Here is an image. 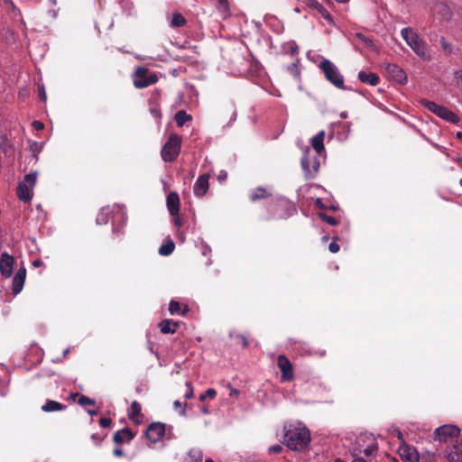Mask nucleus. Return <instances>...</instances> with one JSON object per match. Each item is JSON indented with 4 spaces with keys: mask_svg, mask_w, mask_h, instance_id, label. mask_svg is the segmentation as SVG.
Wrapping results in <instances>:
<instances>
[{
    "mask_svg": "<svg viewBox=\"0 0 462 462\" xmlns=\"http://www.w3.org/2000/svg\"><path fill=\"white\" fill-rule=\"evenodd\" d=\"M227 387H228V388H229V390H230L229 395H230L231 397H238V396H239L240 392H239L238 390H236V389L233 388V387L231 386V384H228V386H227Z\"/></svg>",
    "mask_w": 462,
    "mask_h": 462,
    "instance_id": "5fc2aeb1",
    "label": "nucleus"
},
{
    "mask_svg": "<svg viewBox=\"0 0 462 462\" xmlns=\"http://www.w3.org/2000/svg\"><path fill=\"white\" fill-rule=\"evenodd\" d=\"M14 258L13 255L4 252L0 256V273L5 278H10L13 274Z\"/></svg>",
    "mask_w": 462,
    "mask_h": 462,
    "instance_id": "9b49d317",
    "label": "nucleus"
},
{
    "mask_svg": "<svg viewBox=\"0 0 462 462\" xmlns=\"http://www.w3.org/2000/svg\"><path fill=\"white\" fill-rule=\"evenodd\" d=\"M26 269L22 267L16 272L12 281V291L14 295H17L22 291L24 285Z\"/></svg>",
    "mask_w": 462,
    "mask_h": 462,
    "instance_id": "2eb2a0df",
    "label": "nucleus"
},
{
    "mask_svg": "<svg viewBox=\"0 0 462 462\" xmlns=\"http://www.w3.org/2000/svg\"><path fill=\"white\" fill-rule=\"evenodd\" d=\"M284 443L292 450H302L310 441L309 430L301 423L284 426Z\"/></svg>",
    "mask_w": 462,
    "mask_h": 462,
    "instance_id": "f257e3e1",
    "label": "nucleus"
},
{
    "mask_svg": "<svg viewBox=\"0 0 462 462\" xmlns=\"http://www.w3.org/2000/svg\"><path fill=\"white\" fill-rule=\"evenodd\" d=\"M352 462H366V461L364 460L363 458L356 457Z\"/></svg>",
    "mask_w": 462,
    "mask_h": 462,
    "instance_id": "bf43d9fd",
    "label": "nucleus"
},
{
    "mask_svg": "<svg viewBox=\"0 0 462 462\" xmlns=\"http://www.w3.org/2000/svg\"><path fill=\"white\" fill-rule=\"evenodd\" d=\"M324 138H325V132L319 131L316 135H314L311 140L310 143L312 148L317 153H321L324 150Z\"/></svg>",
    "mask_w": 462,
    "mask_h": 462,
    "instance_id": "5701e85b",
    "label": "nucleus"
},
{
    "mask_svg": "<svg viewBox=\"0 0 462 462\" xmlns=\"http://www.w3.org/2000/svg\"><path fill=\"white\" fill-rule=\"evenodd\" d=\"M166 205L171 215L180 213V197L177 192L171 191L166 198Z\"/></svg>",
    "mask_w": 462,
    "mask_h": 462,
    "instance_id": "f3484780",
    "label": "nucleus"
},
{
    "mask_svg": "<svg viewBox=\"0 0 462 462\" xmlns=\"http://www.w3.org/2000/svg\"><path fill=\"white\" fill-rule=\"evenodd\" d=\"M205 462H214L212 459L208 458V459H206Z\"/></svg>",
    "mask_w": 462,
    "mask_h": 462,
    "instance_id": "0e129e2a",
    "label": "nucleus"
},
{
    "mask_svg": "<svg viewBox=\"0 0 462 462\" xmlns=\"http://www.w3.org/2000/svg\"><path fill=\"white\" fill-rule=\"evenodd\" d=\"M32 125V127L38 131L42 130L44 127L43 123H42L41 121H33Z\"/></svg>",
    "mask_w": 462,
    "mask_h": 462,
    "instance_id": "864d4df0",
    "label": "nucleus"
},
{
    "mask_svg": "<svg viewBox=\"0 0 462 462\" xmlns=\"http://www.w3.org/2000/svg\"><path fill=\"white\" fill-rule=\"evenodd\" d=\"M269 196L267 190L263 187H258L252 190L250 194L251 201L254 202L258 199L267 198Z\"/></svg>",
    "mask_w": 462,
    "mask_h": 462,
    "instance_id": "c85d7f7f",
    "label": "nucleus"
},
{
    "mask_svg": "<svg viewBox=\"0 0 462 462\" xmlns=\"http://www.w3.org/2000/svg\"><path fill=\"white\" fill-rule=\"evenodd\" d=\"M134 437V433L128 428H125L121 430H117L114 434V441L116 444H122L125 442H130Z\"/></svg>",
    "mask_w": 462,
    "mask_h": 462,
    "instance_id": "6ab92c4d",
    "label": "nucleus"
},
{
    "mask_svg": "<svg viewBox=\"0 0 462 462\" xmlns=\"http://www.w3.org/2000/svg\"><path fill=\"white\" fill-rule=\"evenodd\" d=\"M66 408V405L57 401L47 400L41 409L43 412H55L64 411Z\"/></svg>",
    "mask_w": 462,
    "mask_h": 462,
    "instance_id": "393cba45",
    "label": "nucleus"
},
{
    "mask_svg": "<svg viewBox=\"0 0 462 462\" xmlns=\"http://www.w3.org/2000/svg\"><path fill=\"white\" fill-rule=\"evenodd\" d=\"M401 36L407 45L423 60H430L431 55L428 50L425 41L414 29L405 27L401 30Z\"/></svg>",
    "mask_w": 462,
    "mask_h": 462,
    "instance_id": "f03ea898",
    "label": "nucleus"
},
{
    "mask_svg": "<svg viewBox=\"0 0 462 462\" xmlns=\"http://www.w3.org/2000/svg\"><path fill=\"white\" fill-rule=\"evenodd\" d=\"M108 221V209L103 208V210L97 217V223L98 225L106 224Z\"/></svg>",
    "mask_w": 462,
    "mask_h": 462,
    "instance_id": "72a5a7b5",
    "label": "nucleus"
},
{
    "mask_svg": "<svg viewBox=\"0 0 462 462\" xmlns=\"http://www.w3.org/2000/svg\"><path fill=\"white\" fill-rule=\"evenodd\" d=\"M187 406V403H182L180 402V401H175L173 402V407L176 409V410H179L180 411V413L181 415H185V408Z\"/></svg>",
    "mask_w": 462,
    "mask_h": 462,
    "instance_id": "4c0bfd02",
    "label": "nucleus"
},
{
    "mask_svg": "<svg viewBox=\"0 0 462 462\" xmlns=\"http://www.w3.org/2000/svg\"><path fill=\"white\" fill-rule=\"evenodd\" d=\"M277 365L282 372V379L285 382H290L293 379V367L291 361L285 356H279Z\"/></svg>",
    "mask_w": 462,
    "mask_h": 462,
    "instance_id": "9d476101",
    "label": "nucleus"
},
{
    "mask_svg": "<svg viewBox=\"0 0 462 462\" xmlns=\"http://www.w3.org/2000/svg\"><path fill=\"white\" fill-rule=\"evenodd\" d=\"M307 5L309 7L317 10L318 12L323 6L321 4L318 2V0H307Z\"/></svg>",
    "mask_w": 462,
    "mask_h": 462,
    "instance_id": "58836bf2",
    "label": "nucleus"
},
{
    "mask_svg": "<svg viewBox=\"0 0 462 462\" xmlns=\"http://www.w3.org/2000/svg\"><path fill=\"white\" fill-rule=\"evenodd\" d=\"M158 81V77L155 73H151L147 68L138 67L133 74L134 86L138 88H144Z\"/></svg>",
    "mask_w": 462,
    "mask_h": 462,
    "instance_id": "423d86ee",
    "label": "nucleus"
},
{
    "mask_svg": "<svg viewBox=\"0 0 462 462\" xmlns=\"http://www.w3.org/2000/svg\"><path fill=\"white\" fill-rule=\"evenodd\" d=\"M399 455L403 462H419L420 460L416 448L406 444L399 447Z\"/></svg>",
    "mask_w": 462,
    "mask_h": 462,
    "instance_id": "4468645a",
    "label": "nucleus"
},
{
    "mask_svg": "<svg viewBox=\"0 0 462 462\" xmlns=\"http://www.w3.org/2000/svg\"><path fill=\"white\" fill-rule=\"evenodd\" d=\"M356 37L362 42L364 44H365L369 48H374V43L372 39L366 37L363 33L357 32L356 33Z\"/></svg>",
    "mask_w": 462,
    "mask_h": 462,
    "instance_id": "473e14b6",
    "label": "nucleus"
},
{
    "mask_svg": "<svg viewBox=\"0 0 462 462\" xmlns=\"http://www.w3.org/2000/svg\"><path fill=\"white\" fill-rule=\"evenodd\" d=\"M358 79L370 86H376L380 81V78L376 73L365 71L358 72Z\"/></svg>",
    "mask_w": 462,
    "mask_h": 462,
    "instance_id": "4be33fe9",
    "label": "nucleus"
},
{
    "mask_svg": "<svg viewBox=\"0 0 462 462\" xmlns=\"http://www.w3.org/2000/svg\"><path fill=\"white\" fill-rule=\"evenodd\" d=\"M174 217L173 223L176 227H180L183 225L182 219L180 217V214L177 215H171Z\"/></svg>",
    "mask_w": 462,
    "mask_h": 462,
    "instance_id": "3c124183",
    "label": "nucleus"
},
{
    "mask_svg": "<svg viewBox=\"0 0 462 462\" xmlns=\"http://www.w3.org/2000/svg\"><path fill=\"white\" fill-rule=\"evenodd\" d=\"M192 119L191 116L187 114L184 110L178 111L175 114V121L179 126H183L186 122Z\"/></svg>",
    "mask_w": 462,
    "mask_h": 462,
    "instance_id": "7c9ffc66",
    "label": "nucleus"
},
{
    "mask_svg": "<svg viewBox=\"0 0 462 462\" xmlns=\"http://www.w3.org/2000/svg\"><path fill=\"white\" fill-rule=\"evenodd\" d=\"M420 103L429 111L444 120L454 124L458 122V116L445 106H439L435 102L427 99H422Z\"/></svg>",
    "mask_w": 462,
    "mask_h": 462,
    "instance_id": "0eeeda50",
    "label": "nucleus"
},
{
    "mask_svg": "<svg viewBox=\"0 0 462 462\" xmlns=\"http://www.w3.org/2000/svg\"><path fill=\"white\" fill-rule=\"evenodd\" d=\"M243 344H244V346H247V341L245 338H244Z\"/></svg>",
    "mask_w": 462,
    "mask_h": 462,
    "instance_id": "e2e57ef3",
    "label": "nucleus"
},
{
    "mask_svg": "<svg viewBox=\"0 0 462 462\" xmlns=\"http://www.w3.org/2000/svg\"><path fill=\"white\" fill-rule=\"evenodd\" d=\"M457 137H458L459 139H462V132H458V133L457 134Z\"/></svg>",
    "mask_w": 462,
    "mask_h": 462,
    "instance_id": "680f3d73",
    "label": "nucleus"
},
{
    "mask_svg": "<svg viewBox=\"0 0 462 462\" xmlns=\"http://www.w3.org/2000/svg\"><path fill=\"white\" fill-rule=\"evenodd\" d=\"M169 25L171 28L182 27L187 23L185 17L178 12L172 13L171 15H167Z\"/></svg>",
    "mask_w": 462,
    "mask_h": 462,
    "instance_id": "b1692460",
    "label": "nucleus"
},
{
    "mask_svg": "<svg viewBox=\"0 0 462 462\" xmlns=\"http://www.w3.org/2000/svg\"><path fill=\"white\" fill-rule=\"evenodd\" d=\"M36 182L37 172H30L24 176L23 180L17 187V195L20 200L28 202L32 199Z\"/></svg>",
    "mask_w": 462,
    "mask_h": 462,
    "instance_id": "20e7f679",
    "label": "nucleus"
},
{
    "mask_svg": "<svg viewBox=\"0 0 462 462\" xmlns=\"http://www.w3.org/2000/svg\"><path fill=\"white\" fill-rule=\"evenodd\" d=\"M301 158V167L308 178H313L319 171L320 163L316 155H311L310 149L306 147Z\"/></svg>",
    "mask_w": 462,
    "mask_h": 462,
    "instance_id": "6e6552de",
    "label": "nucleus"
},
{
    "mask_svg": "<svg viewBox=\"0 0 462 462\" xmlns=\"http://www.w3.org/2000/svg\"><path fill=\"white\" fill-rule=\"evenodd\" d=\"M175 248V245L171 240L167 241L165 244L162 245L159 248V254L161 255L168 256L170 255Z\"/></svg>",
    "mask_w": 462,
    "mask_h": 462,
    "instance_id": "2f4dec72",
    "label": "nucleus"
},
{
    "mask_svg": "<svg viewBox=\"0 0 462 462\" xmlns=\"http://www.w3.org/2000/svg\"><path fill=\"white\" fill-rule=\"evenodd\" d=\"M128 417L134 423H141L143 415L141 413V405L137 401H134L128 410Z\"/></svg>",
    "mask_w": 462,
    "mask_h": 462,
    "instance_id": "aec40b11",
    "label": "nucleus"
},
{
    "mask_svg": "<svg viewBox=\"0 0 462 462\" xmlns=\"http://www.w3.org/2000/svg\"><path fill=\"white\" fill-rule=\"evenodd\" d=\"M181 139L176 134H171L162 146L161 151L162 158L164 162H173L180 152Z\"/></svg>",
    "mask_w": 462,
    "mask_h": 462,
    "instance_id": "39448f33",
    "label": "nucleus"
},
{
    "mask_svg": "<svg viewBox=\"0 0 462 462\" xmlns=\"http://www.w3.org/2000/svg\"><path fill=\"white\" fill-rule=\"evenodd\" d=\"M159 328L163 334H173L178 328V322L172 319H164L159 324Z\"/></svg>",
    "mask_w": 462,
    "mask_h": 462,
    "instance_id": "a878e982",
    "label": "nucleus"
},
{
    "mask_svg": "<svg viewBox=\"0 0 462 462\" xmlns=\"http://www.w3.org/2000/svg\"><path fill=\"white\" fill-rule=\"evenodd\" d=\"M377 448L375 445H371L368 448L364 449V453L365 456H371L376 451Z\"/></svg>",
    "mask_w": 462,
    "mask_h": 462,
    "instance_id": "8fccbe9b",
    "label": "nucleus"
},
{
    "mask_svg": "<svg viewBox=\"0 0 462 462\" xmlns=\"http://www.w3.org/2000/svg\"><path fill=\"white\" fill-rule=\"evenodd\" d=\"M391 433L394 436H396L398 438V439L402 442V444H404V439H403V436H402V433L401 432V430L397 428H392L390 430Z\"/></svg>",
    "mask_w": 462,
    "mask_h": 462,
    "instance_id": "a19ab883",
    "label": "nucleus"
},
{
    "mask_svg": "<svg viewBox=\"0 0 462 462\" xmlns=\"http://www.w3.org/2000/svg\"><path fill=\"white\" fill-rule=\"evenodd\" d=\"M40 263H41V262H40L39 260H36V261H34V262H33V263H32V264H33L34 266H39V265H40Z\"/></svg>",
    "mask_w": 462,
    "mask_h": 462,
    "instance_id": "052dcab7",
    "label": "nucleus"
},
{
    "mask_svg": "<svg viewBox=\"0 0 462 462\" xmlns=\"http://www.w3.org/2000/svg\"><path fill=\"white\" fill-rule=\"evenodd\" d=\"M112 424V420L109 418H101L99 420V425L102 428H109Z\"/></svg>",
    "mask_w": 462,
    "mask_h": 462,
    "instance_id": "a18cd8bd",
    "label": "nucleus"
},
{
    "mask_svg": "<svg viewBox=\"0 0 462 462\" xmlns=\"http://www.w3.org/2000/svg\"><path fill=\"white\" fill-rule=\"evenodd\" d=\"M460 185L462 186V179L460 180Z\"/></svg>",
    "mask_w": 462,
    "mask_h": 462,
    "instance_id": "774afa93",
    "label": "nucleus"
},
{
    "mask_svg": "<svg viewBox=\"0 0 462 462\" xmlns=\"http://www.w3.org/2000/svg\"><path fill=\"white\" fill-rule=\"evenodd\" d=\"M440 44L443 50L450 52L452 51L451 44L448 43L444 38L440 39Z\"/></svg>",
    "mask_w": 462,
    "mask_h": 462,
    "instance_id": "09e8293b",
    "label": "nucleus"
},
{
    "mask_svg": "<svg viewBox=\"0 0 462 462\" xmlns=\"http://www.w3.org/2000/svg\"><path fill=\"white\" fill-rule=\"evenodd\" d=\"M87 411L90 415H97L98 413L97 411L95 410H88Z\"/></svg>",
    "mask_w": 462,
    "mask_h": 462,
    "instance_id": "13d9d810",
    "label": "nucleus"
},
{
    "mask_svg": "<svg viewBox=\"0 0 462 462\" xmlns=\"http://www.w3.org/2000/svg\"><path fill=\"white\" fill-rule=\"evenodd\" d=\"M91 439L94 440V442L98 445L101 443L103 438L98 436L97 434H92Z\"/></svg>",
    "mask_w": 462,
    "mask_h": 462,
    "instance_id": "6e6d98bb",
    "label": "nucleus"
},
{
    "mask_svg": "<svg viewBox=\"0 0 462 462\" xmlns=\"http://www.w3.org/2000/svg\"><path fill=\"white\" fill-rule=\"evenodd\" d=\"M208 180H209L208 173H205V174L199 176V178L197 179V180L194 184V187H193L194 194L197 197H202L207 193V191L208 189Z\"/></svg>",
    "mask_w": 462,
    "mask_h": 462,
    "instance_id": "dca6fc26",
    "label": "nucleus"
},
{
    "mask_svg": "<svg viewBox=\"0 0 462 462\" xmlns=\"http://www.w3.org/2000/svg\"><path fill=\"white\" fill-rule=\"evenodd\" d=\"M319 13L321 14V16L324 19H326L328 22H332L331 14L328 12V10L324 6L321 7V9L319 11Z\"/></svg>",
    "mask_w": 462,
    "mask_h": 462,
    "instance_id": "79ce46f5",
    "label": "nucleus"
},
{
    "mask_svg": "<svg viewBox=\"0 0 462 462\" xmlns=\"http://www.w3.org/2000/svg\"><path fill=\"white\" fill-rule=\"evenodd\" d=\"M431 13L434 16L443 21L449 20L452 14L450 6L443 1L436 2L431 7Z\"/></svg>",
    "mask_w": 462,
    "mask_h": 462,
    "instance_id": "ddd939ff",
    "label": "nucleus"
},
{
    "mask_svg": "<svg viewBox=\"0 0 462 462\" xmlns=\"http://www.w3.org/2000/svg\"><path fill=\"white\" fill-rule=\"evenodd\" d=\"M454 79H456L457 84L459 85L462 88V70L461 69H457V70L454 71Z\"/></svg>",
    "mask_w": 462,
    "mask_h": 462,
    "instance_id": "c03bdc74",
    "label": "nucleus"
},
{
    "mask_svg": "<svg viewBox=\"0 0 462 462\" xmlns=\"http://www.w3.org/2000/svg\"><path fill=\"white\" fill-rule=\"evenodd\" d=\"M335 462H343L341 459H336Z\"/></svg>",
    "mask_w": 462,
    "mask_h": 462,
    "instance_id": "338daca9",
    "label": "nucleus"
},
{
    "mask_svg": "<svg viewBox=\"0 0 462 462\" xmlns=\"http://www.w3.org/2000/svg\"><path fill=\"white\" fill-rule=\"evenodd\" d=\"M460 430L453 425H444L439 427L434 432V439L439 442H449L454 438L458 437Z\"/></svg>",
    "mask_w": 462,
    "mask_h": 462,
    "instance_id": "1a4fd4ad",
    "label": "nucleus"
},
{
    "mask_svg": "<svg viewBox=\"0 0 462 462\" xmlns=\"http://www.w3.org/2000/svg\"><path fill=\"white\" fill-rule=\"evenodd\" d=\"M187 392L184 395L186 399H190L193 396V387L190 382L186 383Z\"/></svg>",
    "mask_w": 462,
    "mask_h": 462,
    "instance_id": "37998d69",
    "label": "nucleus"
},
{
    "mask_svg": "<svg viewBox=\"0 0 462 462\" xmlns=\"http://www.w3.org/2000/svg\"><path fill=\"white\" fill-rule=\"evenodd\" d=\"M38 92H39V96H40L41 99L45 101L47 99V96H46V92H45L44 87L43 86H39L38 87Z\"/></svg>",
    "mask_w": 462,
    "mask_h": 462,
    "instance_id": "603ef678",
    "label": "nucleus"
},
{
    "mask_svg": "<svg viewBox=\"0 0 462 462\" xmlns=\"http://www.w3.org/2000/svg\"><path fill=\"white\" fill-rule=\"evenodd\" d=\"M319 68L322 70L325 78L336 88L344 89V77L340 73L338 68L329 60H323L319 64Z\"/></svg>",
    "mask_w": 462,
    "mask_h": 462,
    "instance_id": "7ed1b4c3",
    "label": "nucleus"
},
{
    "mask_svg": "<svg viewBox=\"0 0 462 462\" xmlns=\"http://www.w3.org/2000/svg\"><path fill=\"white\" fill-rule=\"evenodd\" d=\"M78 402L81 406L94 405L95 404V401L93 399H90L89 397H88L86 395H80Z\"/></svg>",
    "mask_w": 462,
    "mask_h": 462,
    "instance_id": "c9c22d12",
    "label": "nucleus"
},
{
    "mask_svg": "<svg viewBox=\"0 0 462 462\" xmlns=\"http://www.w3.org/2000/svg\"><path fill=\"white\" fill-rule=\"evenodd\" d=\"M42 149V143L33 142L30 145V150L35 154L39 153Z\"/></svg>",
    "mask_w": 462,
    "mask_h": 462,
    "instance_id": "ea45409f",
    "label": "nucleus"
},
{
    "mask_svg": "<svg viewBox=\"0 0 462 462\" xmlns=\"http://www.w3.org/2000/svg\"><path fill=\"white\" fill-rule=\"evenodd\" d=\"M165 435V424L161 422H153L152 423L147 430L146 436L150 439V441L156 443L160 441L163 436Z\"/></svg>",
    "mask_w": 462,
    "mask_h": 462,
    "instance_id": "f8f14e48",
    "label": "nucleus"
},
{
    "mask_svg": "<svg viewBox=\"0 0 462 462\" xmlns=\"http://www.w3.org/2000/svg\"><path fill=\"white\" fill-rule=\"evenodd\" d=\"M69 349H66V350L64 351V355H67V354L69 353Z\"/></svg>",
    "mask_w": 462,
    "mask_h": 462,
    "instance_id": "69168bd1",
    "label": "nucleus"
},
{
    "mask_svg": "<svg viewBox=\"0 0 462 462\" xmlns=\"http://www.w3.org/2000/svg\"><path fill=\"white\" fill-rule=\"evenodd\" d=\"M387 71L390 76L401 84H405L407 82V76L404 70L396 64H389L387 66Z\"/></svg>",
    "mask_w": 462,
    "mask_h": 462,
    "instance_id": "a211bd4d",
    "label": "nucleus"
},
{
    "mask_svg": "<svg viewBox=\"0 0 462 462\" xmlns=\"http://www.w3.org/2000/svg\"><path fill=\"white\" fill-rule=\"evenodd\" d=\"M114 455L116 457H122L123 456V450L121 448H115L114 449Z\"/></svg>",
    "mask_w": 462,
    "mask_h": 462,
    "instance_id": "4d7b16f0",
    "label": "nucleus"
},
{
    "mask_svg": "<svg viewBox=\"0 0 462 462\" xmlns=\"http://www.w3.org/2000/svg\"><path fill=\"white\" fill-rule=\"evenodd\" d=\"M319 217L330 226H337L338 224V221L336 217L328 216L325 213H320Z\"/></svg>",
    "mask_w": 462,
    "mask_h": 462,
    "instance_id": "f704fd0d",
    "label": "nucleus"
},
{
    "mask_svg": "<svg viewBox=\"0 0 462 462\" xmlns=\"http://www.w3.org/2000/svg\"><path fill=\"white\" fill-rule=\"evenodd\" d=\"M183 462H202V453L199 449H191L184 457Z\"/></svg>",
    "mask_w": 462,
    "mask_h": 462,
    "instance_id": "cd10ccee",
    "label": "nucleus"
},
{
    "mask_svg": "<svg viewBox=\"0 0 462 462\" xmlns=\"http://www.w3.org/2000/svg\"><path fill=\"white\" fill-rule=\"evenodd\" d=\"M213 5H215V7L217 8V10L226 15L229 14V5H228V1L227 0H210Z\"/></svg>",
    "mask_w": 462,
    "mask_h": 462,
    "instance_id": "c756f323",
    "label": "nucleus"
},
{
    "mask_svg": "<svg viewBox=\"0 0 462 462\" xmlns=\"http://www.w3.org/2000/svg\"><path fill=\"white\" fill-rule=\"evenodd\" d=\"M217 395V392L215 389L209 388L203 394L199 396V400L201 402L205 401L207 397H209L211 399L215 398Z\"/></svg>",
    "mask_w": 462,
    "mask_h": 462,
    "instance_id": "e433bc0d",
    "label": "nucleus"
},
{
    "mask_svg": "<svg viewBox=\"0 0 462 462\" xmlns=\"http://www.w3.org/2000/svg\"><path fill=\"white\" fill-rule=\"evenodd\" d=\"M169 311L171 315L185 316L189 311V307L184 305L183 309H181L180 304L178 301L171 300L169 304Z\"/></svg>",
    "mask_w": 462,
    "mask_h": 462,
    "instance_id": "bb28decb",
    "label": "nucleus"
},
{
    "mask_svg": "<svg viewBox=\"0 0 462 462\" xmlns=\"http://www.w3.org/2000/svg\"><path fill=\"white\" fill-rule=\"evenodd\" d=\"M447 457L450 462H462V441L454 444L447 451Z\"/></svg>",
    "mask_w": 462,
    "mask_h": 462,
    "instance_id": "412c9836",
    "label": "nucleus"
},
{
    "mask_svg": "<svg viewBox=\"0 0 462 462\" xmlns=\"http://www.w3.org/2000/svg\"><path fill=\"white\" fill-rule=\"evenodd\" d=\"M269 453L279 454L282 451V447L279 444L269 447Z\"/></svg>",
    "mask_w": 462,
    "mask_h": 462,
    "instance_id": "49530a36",
    "label": "nucleus"
},
{
    "mask_svg": "<svg viewBox=\"0 0 462 462\" xmlns=\"http://www.w3.org/2000/svg\"><path fill=\"white\" fill-rule=\"evenodd\" d=\"M328 249L333 254L337 253L339 251V245L335 239L329 244Z\"/></svg>",
    "mask_w": 462,
    "mask_h": 462,
    "instance_id": "de8ad7c7",
    "label": "nucleus"
}]
</instances>
